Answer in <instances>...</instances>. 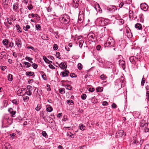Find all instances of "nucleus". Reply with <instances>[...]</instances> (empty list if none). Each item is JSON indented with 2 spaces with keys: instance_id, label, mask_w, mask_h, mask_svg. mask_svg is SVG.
Segmentation results:
<instances>
[{
  "instance_id": "f257e3e1",
  "label": "nucleus",
  "mask_w": 149,
  "mask_h": 149,
  "mask_svg": "<svg viewBox=\"0 0 149 149\" xmlns=\"http://www.w3.org/2000/svg\"><path fill=\"white\" fill-rule=\"evenodd\" d=\"M59 20L61 23L67 24L70 21L69 16L67 15H64L60 17Z\"/></svg>"
},
{
  "instance_id": "f03ea898",
  "label": "nucleus",
  "mask_w": 149,
  "mask_h": 149,
  "mask_svg": "<svg viewBox=\"0 0 149 149\" xmlns=\"http://www.w3.org/2000/svg\"><path fill=\"white\" fill-rule=\"evenodd\" d=\"M115 44V41L113 38L111 37H109L107 40L106 43L104 44L105 47H108L109 46H113Z\"/></svg>"
},
{
  "instance_id": "7ed1b4c3",
  "label": "nucleus",
  "mask_w": 149,
  "mask_h": 149,
  "mask_svg": "<svg viewBox=\"0 0 149 149\" xmlns=\"http://www.w3.org/2000/svg\"><path fill=\"white\" fill-rule=\"evenodd\" d=\"M124 132L122 130H120L118 131L116 134L117 138H120L122 137L124 134Z\"/></svg>"
},
{
  "instance_id": "20e7f679",
  "label": "nucleus",
  "mask_w": 149,
  "mask_h": 149,
  "mask_svg": "<svg viewBox=\"0 0 149 149\" xmlns=\"http://www.w3.org/2000/svg\"><path fill=\"white\" fill-rule=\"evenodd\" d=\"M140 7L142 10L146 11L148 10V6L146 3H144L141 4Z\"/></svg>"
},
{
  "instance_id": "39448f33",
  "label": "nucleus",
  "mask_w": 149,
  "mask_h": 149,
  "mask_svg": "<svg viewBox=\"0 0 149 149\" xmlns=\"http://www.w3.org/2000/svg\"><path fill=\"white\" fill-rule=\"evenodd\" d=\"M15 44L17 45L19 48L21 47L22 46V42L20 39L17 38L15 40Z\"/></svg>"
},
{
  "instance_id": "423d86ee",
  "label": "nucleus",
  "mask_w": 149,
  "mask_h": 149,
  "mask_svg": "<svg viewBox=\"0 0 149 149\" xmlns=\"http://www.w3.org/2000/svg\"><path fill=\"white\" fill-rule=\"evenodd\" d=\"M59 66L61 69H64L65 68L66 69L67 67V65H66L65 63L62 62L60 64Z\"/></svg>"
},
{
  "instance_id": "0eeeda50",
  "label": "nucleus",
  "mask_w": 149,
  "mask_h": 149,
  "mask_svg": "<svg viewBox=\"0 0 149 149\" xmlns=\"http://www.w3.org/2000/svg\"><path fill=\"white\" fill-rule=\"evenodd\" d=\"M8 111L11 114L12 116V117H14V115L16 113V111H13V109L11 108H9L8 110Z\"/></svg>"
},
{
  "instance_id": "6e6552de",
  "label": "nucleus",
  "mask_w": 149,
  "mask_h": 149,
  "mask_svg": "<svg viewBox=\"0 0 149 149\" xmlns=\"http://www.w3.org/2000/svg\"><path fill=\"white\" fill-rule=\"evenodd\" d=\"M119 65L122 66L123 70H124L125 68V62L123 60L120 61L119 63Z\"/></svg>"
},
{
  "instance_id": "1a4fd4ad",
  "label": "nucleus",
  "mask_w": 149,
  "mask_h": 149,
  "mask_svg": "<svg viewBox=\"0 0 149 149\" xmlns=\"http://www.w3.org/2000/svg\"><path fill=\"white\" fill-rule=\"evenodd\" d=\"M43 58L45 62L46 63H47L48 64H50L52 63V61H49L45 56H43Z\"/></svg>"
},
{
  "instance_id": "9d476101",
  "label": "nucleus",
  "mask_w": 149,
  "mask_h": 149,
  "mask_svg": "<svg viewBox=\"0 0 149 149\" xmlns=\"http://www.w3.org/2000/svg\"><path fill=\"white\" fill-rule=\"evenodd\" d=\"M136 28L138 29H142V25L141 24L137 23L135 26Z\"/></svg>"
},
{
  "instance_id": "9b49d317",
  "label": "nucleus",
  "mask_w": 149,
  "mask_h": 149,
  "mask_svg": "<svg viewBox=\"0 0 149 149\" xmlns=\"http://www.w3.org/2000/svg\"><path fill=\"white\" fill-rule=\"evenodd\" d=\"M84 19V17L83 16V15L79 14L78 17V19L79 21H80V22H81L83 21Z\"/></svg>"
},
{
  "instance_id": "f8f14e48",
  "label": "nucleus",
  "mask_w": 149,
  "mask_h": 149,
  "mask_svg": "<svg viewBox=\"0 0 149 149\" xmlns=\"http://www.w3.org/2000/svg\"><path fill=\"white\" fill-rule=\"evenodd\" d=\"M8 79L9 81H12L13 79V76L11 74H9L8 76Z\"/></svg>"
},
{
  "instance_id": "ddd939ff",
  "label": "nucleus",
  "mask_w": 149,
  "mask_h": 149,
  "mask_svg": "<svg viewBox=\"0 0 149 149\" xmlns=\"http://www.w3.org/2000/svg\"><path fill=\"white\" fill-rule=\"evenodd\" d=\"M26 75L28 76H32L34 74V72H26Z\"/></svg>"
},
{
  "instance_id": "4468645a",
  "label": "nucleus",
  "mask_w": 149,
  "mask_h": 149,
  "mask_svg": "<svg viewBox=\"0 0 149 149\" xmlns=\"http://www.w3.org/2000/svg\"><path fill=\"white\" fill-rule=\"evenodd\" d=\"M24 63V67H26L27 68L29 67L31 65L30 63L28 62H25Z\"/></svg>"
},
{
  "instance_id": "2eb2a0df",
  "label": "nucleus",
  "mask_w": 149,
  "mask_h": 149,
  "mask_svg": "<svg viewBox=\"0 0 149 149\" xmlns=\"http://www.w3.org/2000/svg\"><path fill=\"white\" fill-rule=\"evenodd\" d=\"M80 129L81 130H84L85 129V126L82 124H80L79 125Z\"/></svg>"
},
{
  "instance_id": "dca6fc26",
  "label": "nucleus",
  "mask_w": 149,
  "mask_h": 149,
  "mask_svg": "<svg viewBox=\"0 0 149 149\" xmlns=\"http://www.w3.org/2000/svg\"><path fill=\"white\" fill-rule=\"evenodd\" d=\"M16 27L17 28V30L18 32H21L22 31L21 30V28L19 26L18 24H17L16 25Z\"/></svg>"
},
{
  "instance_id": "f3484780",
  "label": "nucleus",
  "mask_w": 149,
  "mask_h": 149,
  "mask_svg": "<svg viewBox=\"0 0 149 149\" xmlns=\"http://www.w3.org/2000/svg\"><path fill=\"white\" fill-rule=\"evenodd\" d=\"M8 40L7 39H5L2 41L3 44L5 45H6L8 44Z\"/></svg>"
},
{
  "instance_id": "a211bd4d",
  "label": "nucleus",
  "mask_w": 149,
  "mask_h": 149,
  "mask_svg": "<svg viewBox=\"0 0 149 149\" xmlns=\"http://www.w3.org/2000/svg\"><path fill=\"white\" fill-rule=\"evenodd\" d=\"M59 92L62 94L65 93V89L63 88H61L59 89Z\"/></svg>"
},
{
  "instance_id": "6ab92c4d",
  "label": "nucleus",
  "mask_w": 149,
  "mask_h": 149,
  "mask_svg": "<svg viewBox=\"0 0 149 149\" xmlns=\"http://www.w3.org/2000/svg\"><path fill=\"white\" fill-rule=\"evenodd\" d=\"M67 103L69 105H72L74 104L73 101L71 100H68L67 101Z\"/></svg>"
},
{
  "instance_id": "aec40b11",
  "label": "nucleus",
  "mask_w": 149,
  "mask_h": 149,
  "mask_svg": "<svg viewBox=\"0 0 149 149\" xmlns=\"http://www.w3.org/2000/svg\"><path fill=\"white\" fill-rule=\"evenodd\" d=\"M103 88L102 87H98L96 88V90L98 92H101L102 91Z\"/></svg>"
},
{
  "instance_id": "412c9836",
  "label": "nucleus",
  "mask_w": 149,
  "mask_h": 149,
  "mask_svg": "<svg viewBox=\"0 0 149 149\" xmlns=\"http://www.w3.org/2000/svg\"><path fill=\"white\" fill-rule=\"evenodd\" d=\"M46 110L47 111L50 112L52 111L53 108L51 106H49L47 108Z\"/></svg>"
},
{
  "instance_id": "4be33fe9",
  "label": "nucleus",
  "mask_w": 149,
  "mask_h": 149,
  "mask_svg": "<svg viewBox=\"0 0 149 149\" xmlns=\"http://www.w3.org/2000/svg\"><path fill=\"white\" fill-rule=\"evenodd\" d=\"M65 87L67 89L69 90H71L72 88L71 86L70 85L68 84L65 85Z\"/></svg>"
},
{
  "instance_id": "5701e85b",
  "label": "nucleus",
  "mask_w": 149,
  "mask_h": 149,
  "mask_svg": "<svg viewBox=\"0 0 149 149\" xmlns=\"http://www.w3.org/2000/svg\"><path fill=\"white\" fill-rule=\"evenodd\" d=\"M130 62L133 64H135L134 58L133 56H131L130 58Z\"/></svg>"
},
{
  "instance_id": "b1692460",
  "label": "nucleus",
  "mask_w": 149,
  "mask_h": 149,
  "mask_svg": "<svg viewBox=\"0 0 149 149\" xmlns=\"http://www.w3.org/2000/svg\"><path fill=\"white\" fill-rule=\"evenodd\" d=\"M30 26L29 25H27L26 27L24 26L23 29L25 31H27L28 29L30 28Z\"/></svg>"
},
{
  "instance_id": "393cba45",
  "label": "nucleus",
  "mask_w": 149,
  "mask_h": 149,
  "mask_svg": "<svg viewBox=\"0 0 149 149\" xmlns=\"http://www.w3.org/2000/svg\"><path fill=\"white\" fill-rule=\"evenodd\" d=\"M18 4L17 3H15L13 7V8L14 10H16L18 8L17 7Z\"/></svg>"
},
{
  "instance_id": "a878e982",
  "label": "nucleus",
  "mask_w": 149,
  "mask_h": 149,
  "mask_svg": "<svg viewBox=\"0 0 149 149\" xmlns=\"http://www.w3.org/2000/svg\"><path fill=\"white\" fill-rule=\"evenodd\" d=\"M22 91H23V90H22V89H19L17 91V93L20 96L22 94Z\"/></svg>"
},
{
  "instance_id": "bb28decb",
  "label": "nucleus",
  "mask_w": 149,
  "mask_h": 149,
  "mask_svg": "<svg viewBox=\"0 0 149 149\" xmlns=\"http://www.w3.org/2000/svg\"><path fill=\"white\" fill-rule=\"evenodd\" d=\"M29 97L28 96H25L23 97V99L25 102H27L29 100Z\"/></svg>"
},
{
  "instance_id": "cd10ccee",
  "label": "nucleus",
  "mask_w": 149,
  "mask_h": 149,
  "mask_svg": "<svg viewBox=\"0 0 149 149\" xmlns=\"http://www.w3.org/2000/svg\"><path fill=\"white\" fill-rule=\"evenodd\" d=\"M36 28L37 30H40L41 29V26L39 24H36Z\"/></svg>"
},
{
  "instance_id": "c85d7f7f",
  "label": "nucleus",
  "mask_w": 149,
  "mask_h": 149,
  "mask_svg": "<svg viewBox=\"0 0 149 149\" xmlns=\"http://www.w3.org/2000/svg\"><path fill=\"white\" fill-rule=\"evenodd\" d=\"M78 42L79 43V45L80 47L81 48L82 47L83 45V43H84V41L82 40H80Z\"/></svg>"
},
{
  "instance_id": "c756f323",
  "label": "nucleus",
  "mask_w": 149,
  "mask_h": 149,
  "mask_svg": "<svg viewBox=\"0 0 149 149\" xmlns=\"http://www.w3.org/2000/svg\"><path fill=\"white\" fill-rule=\"evenodd\" d=\"M110 9L112 11H115L117 9L116 7L115 6H113L112 7H111Z\"/></svg>"
},
{
  "instance_id": "7c9ffc66",
  "label": "nucleus",
  "mask_w": 149,
  "mask_h": 149,
  "mask_svg": "<svg viewBox=\"0 0 149 149\" xmlns=\"http://www.w3.org/2000/svg\"><path fill=\"white\" fill-rule=\"evenodd\" d=\"M31 65L35 69H36L38 67V65L35 63L32 64Z\"/></svg>"
},
{
  "instance_id": "2f4dec72",
  "label": "nucleus",
  "mask_w": 149,
  "mask_h": 149,
  "mask_svg": "<svg viewBox=\"0 0 149 149\" xmlns=\"http://www.w3.org/2000/svg\"><path fill=\"white\" fill-rule=\"evenodd\" d=\"M78 68L79 70H81L82 68V65L80 63H79L78 64Z\"/></svg>"
},
{
  "instance_id": "473e14b6",
  "label": "nucleus",
  "mask_w": 149,
  "mask_h": 149,
  "mask_svg": "<svg viewBox=\"0 0 149 149\" xmlns=\"http://www.w3.org/2000/svg\"><path fill=\"white\" fill-rule=\"evenodd\" d=\"M41 38L44 40H47L48 39V37L47 36H45V35H42V36H41Z\"/></svg>"
},
{
  "instance_id": "72a5a7b5",
  "label": "nucleus",
  "mask_w": 149,
  "mask_h": 149,
  "mask_svg": "<svg viewBox=\"0 0 149 149\" xmlns=\"http://www.w3.org/2000/svg\"><path fill=\"white\" fill-rule=\"evenodd\" d=\"M86 94H83L81 95V98L82 100H84L86 99Z\"/></svg>"
},
{
  "instance_id": "f704fd0d",
  "label": "nucleus",
  "mask_w": 149,
  "mask_h": 149,
  "mask_svg": "<svg viewBox=\"0 0 149 149\" xmlns=\"http://www.w3.org/2000/svg\"><path fill=\"white\" fill-rule=\"evenodd\" d=\"M146 99L147 101H149V91H147L146 92Z\"/></svg>"
},
{
  "instance_id": "c9c22d12",
  "label": "nucleus",
  "mask_w": 149,
  "mask_h": 149,
  "mask_svg": "<svg viewBox=\"0 0 149 149\" xmlns=\"http://www.w3.org/2000/svg\"><path fill=\"white\" fill-rule=\"evenodd\" d=\"M149 131V128L147 126L145 127L144 129V132H148Z\"/></svg>"
},
{
  "instance_id": "e433bc0d",
  "label": "nucleus",
  "mask_w": 149,
  "mask_h": 149,
  "mask_svg": "<svg viewBox=\"0 0 149 149\" xmlns=\"http://www.w3.org/2000/svg\"><path fill=\"white\" fill-rule=\"evenodd\" d=\"M73 2L74 4L78 5L79 3V0H73Z\"/></svg>"
},
{
  "instance_id": "4c0bfd02",
  "label": "nucleus",
  "mask_w": 149,
  "mask_h": 149,
  "mask_svg": "<svg viewBox=\"0 0 149 149\" xmlns=\"http://www.w3.org/2000/svg\"><path fill=\"white\" fill-rule=\"evenodd\" d=\"M145 80H146L145 78H143L142 79L141 82V85H142L143 86L144 85V84L145 83Z\"/></svg>"
},
{
  "instance_id": "58836bf2",
  "label": "nucleus",
  "mask_w": 149,
  "mask_h": 149,
  "mask_svg": "<svg viewBox=\"0 0 149 149\" xmlns=\"http://www.w3.org/2000/svg\"><path fill=\"white\" fill-rule=\"evenodd\" d=\"M148 125L147 123H146L144 124L142 123L141 125V127H145L146 126H147Z\"/></svg>"
},
{
  "instance_id": "ea45409f",
  "label": "nucleus",
  "mask_w": 149,
  "mask_h": 149,
  "mask_svg": "<svg viewBox=\"0 0 149 149\" xmlns=\"http://www.w3.org/2000/svg\"><path fill=\"white\" fill-rule=\"evenodd\" d=\"M58 46L57 44H55L54 45L53 49L54 50H56L58 49Z\"/></svg>"
},
{
  "instance_id": "a19ab883",
  "label": "nucleus",
  "mask_w": 149,
  "mask_h": 149,
  "mask_svg": "<svg viewBox=\"0 0 149 149\" xmlns=\"http://www.w3.org/2000/svg\"><path fill=\"white\" fill-rule=\"evenodd\" d=\"M106 77H105L104 74H102L100 76V78L102 80H104L106 79Z\"/></svg>"
},
{
  "instance_id": "79ce46f5",
  "label": "nucleus",
  "mask_w": 149,
  "mask_h": 149,
  "mask_svg": "<svg viewBox=\"0 0 149 149\" xmlns=\"http://www.w3.org/2000/svg\"><path fill=\"white\" fill-rule=\"evenodd\" d=\"M42 134L43 136L45 137H46L47 135L46 132L45 131H42Z\"/></svg>"
},
{
  "instance_id": "37998d69",
  "label": "nucleus",
  "mask_w": 149,
  "mask_h": 149,
  "mask_svg": "<svg viewBox=\"0 0 149 149\" xmlns=\"http://www.w3.org/2000/svg\"><path fill=\"white\" fill-rule=\"evenodd\" d=\"M25 59L28 60L29 61H32L33 58L28 56H26L25 57Z\"/></svg>"
},
{
  "instance_id": "c03bdc74",
  "label": "nucleus",
  "mask_w": 149,
  "mask_h": 149,
  "mask_svg": "<svg viewBox=\"0 0 149 149\" xmlns=\"http://www.w3.org/2000/svg\"><path fill=\"white\" fill-rule=\"evenodd\" d=\"M25 93H26L27 94V95H30L32 94V93L31 91L30 90H29V91L28 90V91H26L25 92Z\"/></svg>"
},
{
  "instance_id": "a18cd8bd",
  "label": "nucleus",
  "mask_w": 149,
  "mask_h": 149,
  "mask_svg": "<svg viewBox=\"0 0 149 149\" xmlns=\"http://www.w3.org/2000/svg\"><path fill=\"white\" fill-rule=\"evenodd\" d=\"M40 105L39 104H38L37 107L36 108V109L38 111L40 110Z\"/></svg>"
},
{
  "instance_id": "49530a36",
  "label": "nucleus",
  "mask_w": 149,
  "mask_h": 149,
  "mask_svg": "<svg viewBox=\"0 0 149 149\" xmlns=\"http://www.w3.org/2000/svg\"><path fill=\"white\" fill-rule=\"evenodd\" d=\"M42 90H39L38 89L37 91V92L38 93V95H39V96H40V94L42 93Z\"/></svg>"
},
{
  "instance_id": "de8ad7c7",
  "label": "nucleus",
  "mask_w": 149,
  "mask_h": 149,
  "mask_svg": "<svg viewBox=\"0 0 149 149\" xmlns=\"http://www.w3.org/2000/svg\"><path fill=\"white\" fill-rule=\"evenodd\" d=\"M120 80L121 81V84H122V83H123V82H124L123 80H124V78L123 76H122L120 77Z\"/></svg>"
},
{
  "instance_id": "09e8293b",
  "label": "nucleus",
  "mask_w": 149,
  "mask_h": 149,
  "mask_svg": "<svg viewBox=\"0 0 149 149\" xmlns=\"http://www.w3.org/2000/svg\"><path fill=\"white\" fill-rule=\"evenodd\" d=\"M70 76L71 77H76L77 76L74 73H72L70 74Z\"/></svg>"
},
{
  "instance_id": "8fccbe9b",
  "label": "nucleus",
  "mask_w": 149,
  "mask_h": 149,
  "mask_svg": "<svg viewBox=\"0 0 149 149\" xmlns=\"http://www.w3.org/2000/svg\"><path fill=\"white\" fill-rule=\"evenodd\" d=\"M94 90H95V89L94 88H89V91L91 92H93L94 91Z\"/></svg>"
},
{
  "instance_id": "3c124183",
  "label": "nucleus",
  "mask_w": 149,
  "mask_h": 149,
  "mask_svg": "<svg viewBox=\"0 0 149 149\" xmlns=\"http://www.w3.org/2000/svg\"><path fill=\"white\" fill-rule=\"evenodd\" d=\"M117 107L116 105L114 103H113L112 105V107L113 108H116Z\"/></svg>"
},
{
  "instance_id": "603ef678",
  "label": "nucleus",
  "mask_w": 149,
  "mask_h": 149,
  "mask_svg": "<svg viewBox=\"0 0 149 149\" xmlns=\"http://www.w3.org/2000/svg\"><path fill=\"white\" fill-rule=\"evenodd\" d=\"M49 67L51 68V69H55V67L54 66L52 65V64H49Z\"/></svg>"
},
{
  "instance_id": "864d4df0",
  "label": "nucleus",
  "mask_w": 149,
  "mask_h": 149,
  "mask_svg": "<svg viewBox=\"0 0 149 149\" xmlns=\"http://www.w3.org/2000/svg\"><path fill=\"white\" fill-rule=\"evenodd\" d=\"M102 104L104 106H106L108 104V102L107 101H103L102 102Z\"/></svg>"
},
{
  "instance_id": "5fc2aeb1",
  "label": "nucleus",
  "mask_w": 149,
  "mask_h": 149,
  "mask_svg": "<svg viewBox=\"0 0 149 149\" xmlns=\"http://www.w3.org/2000/svg\"><path fill=\"white\" fill-rule=\"evenodd\" d=\"M139 142V141L137 139H134V141L132 142V144L137 143Z\"/></svg>"
},
{
  "instance_id": "6e6d98bb",
  "label": "nucleus",
  "mask_w": 149,
  "mask_h": 149,
  "mask_svg": "<svg viewBox=\"0 0 149 149\" xmlns=\"http://www.w3.org/2000/svg\"><path fill=\"white\" fill-rule=\"evenodd\" d=\"M60 53L59 52H56V56L57 58H59L60 56Z\"/></svg>"
},
{
  "instance_id": "4d7b16f0",
  "label": "nucleus",
  "mask_w": 149,
  "mask_h": 149,
  "mask_svg": "<svg viewBox=\"0 0 149 149\" xmlns=\"http://www.w3.org/2000/svg\"><path fill=\"white\" fill-rule=\"evenodd\" d=\"M27 90L29 91L30 90L31 88H32V87L30 85H28L27 86Z\"/></svg>"
},
{
  "instance_id": "13d9d810",
  "label": "nucleus",
  "mask_w": 149,
  "mask_h": 149,
  "mask_svg": "<svg viewBox=\"0 0 149 149\" xmlns=\"http://www.w3.org/2000/svg\"><path fill=\"white\" fill-rule=\"evenodd\" d=\"M42 76L44 80H46L47 79H46V75L45 74H43L42 75Z\"/></svg>"
},
{
  "instance_id": "bf43d9fd",
  "label": "nucleus",
  "mask_w": 149,
  "mask_h": 149,
  "mask_svg": "<svg viewBox=\"0 0 149 149\" xmlns=\"http://www.w3.org/2000/svg\"><path fill=\"white\" fill-rule=\"evenodd\" d=\"M33 8V6L31 4L28 6V8L29 10H31Z\"/></svg>"
},
{
  "instance_id": "052dcab7",
  "label": "nucleus",
  "mask_w": 149,
  "mask_h": 149,
  "mask_svg": "<svg viewBox=\"0 0 149 149\" xmlns=\"http://www.w3.org/2000/svg\"><path fill=\"white\" fill-rule=\"evenodd\" d=\"M101 48V46L100 45H98L96 47V49L97 50H100Z\"/></svg>"
},
{
  "instance_id": "680f3d73",
  "label": "nucleus",
  "mask_w": 149,
  "mask_h": 149,
  "mask_svg": "<svg viewBox=\"0 0 149 149\" xmlns=\"http://www.w3.org/2000/svg\"><path fill=\"white\" fill-rule=\"evenodd\" d=\"M61 74L62 75V76L63 77H67V76H65V72H61Z\"/></svg>"
},
{
  "instance_id": "e2e57ef3",
  "label": "nucleus",
  "mask_w": 149,
  "mask_h": 149,
  "mask_svg": "<svg viewBox=\"0 0 149 149\" xmlns=\"http://www.w3.org/2000/svg\"><path fill=\"white\" fill-rule=\"evenodd\" d=\"M124 5V3L123 2H121L119 4V6L120 8H122Z\"/></svg>"
},
{
  "instance_id": "0e129e2a",
  "label": "nucleus",
  "mask_w": 149,
  "mask_h": 149,
  "mask_svg": "<svg viewBox=\"0 0 149 149\" xmlns=\"http://www.w3.org/2000/svg\"><path fill=\"white\" fill-rule=\"evenodd\" d=\"M65 72V76H68L69 72V71L67 70H66Z\"/></svg>"
},
{
  "instance_id": "69168bd1",
  "label": "nucleus",
  "mask_w": 149,
  "mask_h": 149,
  "mask_svg": "<svg viewBox=\"0 0 149 149\" xmlns=\"http://www.w3.org/2000/svg\"><path fill=\"white\" fill-rule=\"evenodd\" d=\"M13 55L15 58H16L17 56V54L15 52H13Z\"/></svg>"
},
{
  "instance_id": "338daca9",
  "label": "nucleus",
  "mask_w": 149,
  "mask_h": 149,
  "mask_svg": "<svg viewBox=\"0 0 149 149\" xmlns=\"http://www.w3.org/2000/svg\"><path fill=\"white\" fill-rule=\"evenodd\" d=\"M65 49L68 51H69L70 50V48L68 46L65 47Z\"/></svg>"
},
{
  "instance_id": "774afa93",
  "label": "nucleus",
  "mask_w": 149,
  "mask_h": 149,
  "mask_svg": "<svg viewBox=\"0 0 149 149\" xmlns=\"http://www.w3.org/2000/svg\"><path fill=\"white\" fill-rule=\"evenodd\" d=\"M3 3L4 5H7V1L6 0H3Z\"/></svg>"
}]
</instances>
